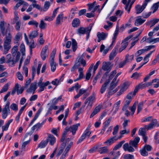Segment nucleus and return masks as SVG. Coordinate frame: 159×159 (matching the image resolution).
Returning a JSON list of instances; mask_svg holds the SVG:
<instances>
[{
  "label": "nucleus",
  "mask_w": 159,
  "mask_h": 159,
  "mask_svg": "<svg viewBox=\"0 0 159 159\" xmlns=\"http://www.w3.org/2000/svg\"><path fill=\"white\" fill-rule=\"evenodd\" d=\"M112 67V65L110 62H106L104 61L103 62L102 68L103 70L106 71L107 72L104 75L102 78H103L105 76H107L108 74L111 71Z\"/></svg>",
  "instance_id": "nucleus-1"
},
{
  "label": "nucleus",
  "mask_w": 159,
  "mask_h": 159,
  "mask_svg": "<svg viewBox=\"0 0 159 159\" xmlns=\"http://www.w3.org/2000/svg\"><path fill=\"white\" fill-rule=\"evenodd\" d=\"M20 56V53L19 52H18L16 53V60H14V57L11 59L9 60H7L6 63L8 64L9 66H15L16 62H17L19 60Z\"/></svg>",
  "instance_id": "nucleus-2"
},
{
  "label": "nucleus",
  "mask_w": 159,
  "mask_h": 159,
  "mask_svg": "<svg viewBox=\"0 0 159 159\" xmlns=\"http://www.w3.org/2000/svg\"><path fill=\"white\" fill-rule=\"evenodd\" d=\"M10 104V102H7L4 107L3 108L2 111V116L3 119H6L8 115L10 113L11 111L9 108Z\"/></svg>",
  "instance_id": "nucleus-3"
},
{
  "label": "nucleus",
  "mask_w": 159,
  "mask_h": 159,
  "mask_svg": "<svg viewBox=\"0 0 159 159\" xmlns=\"http://www.w3.org/2000/svg\"><path fill=\"white\" fill-rule=\"evenodd\" d=\"M156 126H159V124L158 123L157 120L154 119L152 120L151 122L148 125H145L143 127H141L139 129H153Z\"/></svg>",
  "instance_id": "nucleus-4"
},
{
  "label": "nucleus",
  "mask_w": 159,
  "mask_h": 159,
  "mask_svg": "<svg viewBox=\"0 0 159 159\" xmlns=\"http://www.w3.org/2000/svg\"><path fill=\"white\" fill-rule=\"evenodd\" d=\"M95 99V93L93 92L92 94L84 102L85 104L89 103L88 106H90L91 107L92 106L93 101Z\"/></svg>",
  "instance_id": "nucleus-5"
},
{
  "label": "nucleus",
  "mask_w": 159,
  "mask_h": 159,
  "mask_svg": "<svg viewBox=\"0 0 159 159\" xmlns=\"http://www.w3.org/2000/svg\"><path fill=\"white\" fill-rule=\"evenodd\" d=\"M37 82H34L31 84L30 87L27 90L26 92L28 93L34 94L37 88Z\"/></svg>",
  "instance_id": "nucleus-6"
},
{
  "label": "nucleus",
  "mask_w": 159,
  "mask_h": 159,
  "mask_svg": "<svg viewBox=\"0 0 159 159\" xmlns=\"http://www.w3.org/2000/svg\"><path fill=\"white\" fill-rule=\"evenodd\" d=\"M11 42L4 41L3 43L4 48V50L3 52V54H6L7 53L8 51L11 48V46L10 45Z\"/></svg>",
  "instance_id": "nucleus-7"
},
{
  "label": "nucleus",
  "mask_w": 159,
  "mask_h": 159,
  "mask_svg": "<svg viewBox=\"0 0 159 159\" xmlns=\"http://www.w3.org/2000/svg\"><path fill=\"white\" fill-rule=\"evenodd\" d=\"M122 135H121L118 138H116V136L113 137L105 141L104 143L106 144L107 145H110L117 140L118 139H120L122 137Z\"/></svg>",
  "instance_id": "nucleus-8"
},
{
  "label": "nucleus",
  "mask_w": 159,
  "mask_h": 159,
  "mask_svg": "<svg viewBox=\"0 0 159 159\" xmlns=\"http://www.w3.org/2000/svg\"><path fill=\"white\" fill-rule=\"evenodd\" d=\"M119 47V45H116L112 51L111 52L109 56L110 60L111 61L113 60L114 57L116 56L117 54L116 52L118 51Z\"/></svg>",
  "instance_id": "nucleus-9"
},
{
  "label": "nucleus",
  "mask_w": 159,
  "mask_h": 159,
  "mask_svg": "<svg viewBox=\"0 0 159 159\" xmlns=\"http://www.w3.org/2000/svg\"><path fill=\"white\" fill-rule=\"evenodd\" d=\"M139 140L140 138L139 137H136L134 140H130L129 141V144L130 145L133 146L135 148H137Z\"/></svg>",
  "instance_id": "nucleus-10"
},
{
  "label": "nucleus",
  "mask_w": 159,
  "mask_h": 159,
  "mask_svg": "<svg viewBox=\"0 0 159 159\" xmlns=\"http://www.w3.org/2000/svg\"><path fill=\"white\" fill-rule=\"evenodd\" d=\"M146 87L145 83L143 84L142 82L139 84L138 85L136 86L133 92V96H135L136 95V93H137L140 89H142Z\"/></svg>",
  "instance_id": "nucleus-11"
},
{
  "label": "nucleus",
  "mask_w": 159,
  "mask_h": 159,
  "mask_svg": "<svg viewBox=\"0 0 159 159\" xmlns=\"http://www.w3.org/2000/svg\"><path fill=\"white\" fill-rule=\"evenodd\" d=\"M107 36V34L103 32L102 33L98 32L97 34V36L98 38V42H100L101 40L105 39Z\"/></svg>",
  "instance_id": "nucleus-12"
},
{
  "label": "nucleus",
  "mask_w": 159,
  "mask_h": 159,
  "mask_svg": "<svg viewBox=\"0 0 159 159\" xmlns=\"http://www.w3.org/2000/svg\"><path fill=\"white\" fill-rule=\"evenodd\" d=\"M145 5V4H143L142 6L139 5H137L135 7L136 13V14H139L142 12L145 8L146 7Z\"/></svg>",
  "instance_id": "nucleus-13"
},
{
  "label": "nucleus",
  "mask_w": 159,
  "mask_h": 159,
  "mask_svg": "<svg viewBox=\"0 0 159 159\" xmlns=\"http://www.w3.org/2000/svg\"><path fill=\"white\" fill-rule=\"evenodd\" d=\"M129 54H127L126 55L125 60L121 62L119 64V68H121L123 67L127 62H130V61L129 59Z\"/></svg>",
  "instance_id": "nucleus-14"
},
{
  "label": "nucleus",
  "mask_w": 159,
  "mask_h": 159,
  "mask_svg": "<svg viewBox=\"0 0 159 159\" xmlns=\"http://www.w3.org/2000/svg\"><path fill=\"white\" fill-rule=\"evenodd\" d=\"M84 54V53H83L79 58H78V57L75 61L76 62H78V64H79V63L80 62L83 65V66L84 67L86 65V61L83 59V58Z\"/></svg>",
  "instance_id": "nucleus-15"
},
{
  "label": "nucleus",
  "mask_w": 159,
  "mask_h": 159,
  "mask_svg": "<svg viewBox=\"0 0 159 159\" xmlns=\"http://www.w3.org/2000/svg\"><path fill=\"white\" fill-rule=\"evenodd\" d=\"M146 20L142 19V17L141 16H138L137 17V19L136 20L134 25L136 26L141 25Z\"/></svg>",
  "instance_id": "nucleus-16"
},
{
  "label": "nucleus",
  "mask_w": 159,
  "mask_h": 159,
  "mask_svg": "<svg viewBox=\"0 0 159 159\" xmlns=\"http://www.w3.org/2000/svg\"><path fill=\"white\" fill-rule=\"evenodd\" d=\"M5 38V41L11 42V35L10 33V29H6Z\"/></svg>",
  "instance_id": "nucleus-17"
},
{
  "label": "nucleus",
  "mask_w": 159,
  "mask_h": 159,
  "mask_svg": "<svg viewBox=\"0 0 159 159\" xmlns=\"http://www.w3.org/2000/svg\"><path fill=\"white\" fill-rule=\"evenodd\" d=\"M87 31L88 27L87 28L81 27L78 29L77 33L80 35H81V34H84L87 32Z\"/></svg>",
  "instance_id": "nucleus-18"
},
{
  "label": "nucleus",
  "mask_w": 159,
  "mask_h": 159,
  "mask_svg": "<svg viewBox=\"0 0 159 159\" xmlns=\"http://www.w3.org/2000/svg\"><path fill=\"white\" fill-rule=\"evenodd\" d=\"M43 108H40L37 111L36 114H35L33 119L31 120V122L30 124V125H31L36 120L37 118L39 116V114L41 112Z\"/></svg>",
  "instance_id": "nucleus-19"
},
{
  "label": "nucleus",
  "mask_w": 159,
  "mask_h": 159,
  "mask_svg": "<svg viewBox=\"0 0 159 159\" xmlns=\"http://www.w3.org/2000/svg\"><path fill=\"white\" fill-rule=\"evenodd\" d=\"M80 21L78 18L74 19L72 21V25L74 28L78 27L80 25Z\"/></svg>",
  "instance_id": "nucleus-20"
},
{
  "label": "nucleus",
  "mask_w": 159,
  "mask_h": 159,
  "mask_svg": "<svg viewBox=\"0 0 159 159\" xmlns=\"http://www.w3.org/2000/svg\"><path fill=\"white\" fill-rule=\"evenodd\" d=\"M63 18V14L62 13L59 14L56 18V24L59 25L61 24V22L62 21Z\"/></svg>",
  "instance_id": "nucleus-21"
},
{
  "label": "nucleus",
  "mask_w": 159,
  "mask_h": 159,
  "mask_svg": "<svg viewBox=\"0 0 159 159\" xmlns=\"http://www.w3.org/2000/svg\"><path fill=\"white\" fill-rule=\"evenodd\" d=\"M70 130H65L63 131L60 140L61 142H63L64 141L66 135H69L70 134L69 133L70 132Z\"/></svg>",
  "instance_id": "nucleus-22"
},
{
  "label": "nucleus",
  "mask_w": 159,
  "mask_h": 159,
  "mask_svg": "<svg viewBox=\"0 0 159 159\" xmlns=\"http://www.w3.org/2000/svg\"><path fill=\"white\" fill-rule=\"evenodd\" d=\"M49 140L47 139L44 141H42L38 145V148H43L45 147L48 144Z\"/></svg>",
  "instance_id": "nucleus-23"
},
{
  "label": "nucleus",
  "mask_w": 159,
  "mask_h": 159,
  "mask_svg": "<svg viewBox=\"0 0 159 159\" xmlns=\"http://www.w3.org/2000/svg\"><path fill=\"white\" fill-rule=\"evenodd\" d=\"M50 84V82L49 81H47L44 84H42L40 85V86H38L39 87V92H41L43 91L45 87L49 85Z\"/></svg>",
  "instance_id": "nucleus-24"
},
{
  "label": "nucleus",
  "mask_w": 159,
  "mask_h": 159,
  "mask_svg": "<svg viewBox=\"0 0 159 159\" xmlns=\"http://www.w3.org/2000/svg\"><path fill=\"white\" fill-rule=\"evenodd\" d=\"M38 35V32L37 31L34 30L31 32L29 35L30 39H32L37 37Z\"/></svg>",
  "instance_id": "nucleus-25"
},
{
  "label": "nucleus",
  "mask_w": 159,
  "mask_h": 159,
  "mask_svg": "<svg viewBox=\"0 0 159 159\" xmlns=\"http://www.w3.org/2000/svg\"><path fill=\"white\" fill-rule=\"evenodd\" d=\"M48 137L49 139V141L50 144L51 145H53L56 141L55 137L52 134H48Z\"/></svg>",
  "instance_id": "nucleus-26"
},
{
  "label": "nucleus",
  "mask_w": 159,
  "mask_h": 159,
  "mask_svg": "<svg viewBox=\"0 0 159 159\" xmlns=\"http://www.w3.org/2000/svg\"><path fill=\"white\" fill-rule=\"evenodd\" d=\"M50 65L51 66V70L52 71L54 72L56 68V63L54 62V60H50Z\"/></svg>",
  "instance_id": "nucleus-27"
},
{
  "label": "nucleus",
  "mask_w": 159,
  "mask_h": 159,
  "mask_svg": "<svg viewBox=\"0 0 159 159\" xmlns=\"http://www.w3.org/2000/svg\"><path fill=\"white\" fill-rule=\"evenodd\" d=\"M119 81V79L117 80L116 82L112 81L110 84L109 87L110 89H111V90H113L118 85Z\"/></svg>",
  "instance_id": "nucleus-28"
},
{
  "label": "nucleus",
  "mask_w": 159,
  "mask_h": 159,
  "mask_svg": "<svg viewBox=\"0 0 159 159\" xmlns=\"http://www.w3.org/2000/svg\"><path fill=\"white\" fill-rule=\"evenodd\" d=\"M93 24L92 23L90 24L89 26L88 27V31L86 33L87 34L86 36V40H88L89 38L90 33L92 29V27L93 25Z\"/></svg>",
  "instance_id": "nucleus-29"
},
{
  "label": "nucleus",
  "mask_w": 159,
  "mask_h": 159,
  "mask_svg": "<svg viewBox=\"0 0 159 159\" xmlns=\"http://www.w3.org/2000/svg\"><path fill=\"white\" fill-rule=\"evenodd\" d=\"M50 6V3L49 1H46L42 9L43 11H46L49 8Z\"/></svg>",
  "instance_id": "nucleus-30"
},
{
  "label": "nucleus",
  "mask_w": 159,
  "mask_h": 159,
  "mask_svg": "<svg viewBox=\"0 0 159 159\" xmlns=\"http://www.w3.org/2000/svg\"><path fill=\"white\" fill-rule=\"evenodd\" d=\"M47 25L43 20H41L40 21V23L39 25V28L42 30L45 29L47 27Z\"/></svg>",
  "instance_id": "nucleus-31"
},
{
  "label": "nucleus",
  "mask_w": 159,
  "mask_h": 159,
  "mask_svg": "<svg viewBox=\"0 0 159 159\" xmlns=\"http://www.w3.org/2000/svg\"><path fill=\"white\" fill-rule=\"evenodd\" d=\"M72 46L73 51L74 52H75L77 48V43L75 40L73 39H72Z\"/></svg>",
  "instance_id": "nucleus-32"
},
{
  "label": "nucleus",
  "mask_w": 159,
  "mask_h": 159,
  "mask_svg": "<svg viewBox=\"0 0 159 159\" xmlns=\"http://www.w3.org/2000/svg\"><path fill=\"white\" fill-rule=\"evenodd\" d=\"M108 151V149L107 147L104 146L102 148H100L98 151L100 152V154L105 153L107 152Z\"/></svg>",
  "instance_id": "nucleus-33"
},
{
  "label": "nucleus",
  "mask_w": 159,
  "mask_h": 159,
  "mask_svg": "<svg viewBox=\"0 0 159 159\" xmlns=\"http://www.w3.org/2000/svg\"><path fill=\"white\" fill-rule=\"evenodd\" d=\"M112 119V117H110L103 124V128L105 129L107 128L109 125L110 122Z\"/></svg>",
  "instance_id": "nucleus-34"
},
{
  "label": "nucleus",
  "mask_w": 159,
  "mask_h": 159,
  "mask_svg": "<svg viewBox=\"0 0 159 159\" xmlns=\"http://www.w3.org/2000/svg\"><path fill=\"white\" fill-rule=\"evenodd\" d=\"M20 51L22 56H24L25 55V47L23 43H21L20 45Z\"/></svg>",
  "instance_id": "nucleus-35"
},
{
  "label": "nucleus",
  "mask_w": 159,
  "mask_h": 159,
  "mask_svg": "<svg viewBox=\"0 0 159 159\" xmlns=\"http://www.w3.org/2000/svg\"><path fill=\"white\" fill-rule=\"evenodd\" d=\"M18 50V46L17 45L14 46L11 50V53L14 57H15L16 52Z\"/></svg>",
  "instance_id": "nucleus-36"
},
{
  "label": "nucleus",
  "mask_w": 159,
  "mask_h": 159,
  "mask_svg": "<svg viewBox=\"0 0 159 159\" xmlns=\"http://www.w3.org/2000/svg\"><path fill=\"white\" fill-rule=\"evenodd\" d=\"M131 84V82L129 81H125L123 84L122 88L125 91L129 87Z\"/></svg>",
  "instance_id": "nucleus-37"
},
{
  "label": "nucleus",
  "mask_w": 159,
  "mask_h": 159,
  "mask_svg": "<svg viewBox=\"0 0 159 159\" xmlns=\"http://www.w3.org/2000/svg\"><path fill=\"white\" fill-rule=\"evenodd\" d=\"M46 119L44 121H43L41 124H40V123H37L34 126L32 127V129H38L40 128V127L46 121Z\"/></svg>",
  "instance_id": "nucleus-38"
},
{
  "label": "nucleus",
  "mask_w": 159,
  "mask_h": 159,
  "mask_svg": "<svg viewBox=\"0 0 159 159\" xmlns=\"http://www.w3.org/2000/svg\"><path fill=\"white\" fill-rule=\"evenodd\" d=\"M125 142L124 140L120 142L118 144L116 145L114 148V150H116L120 148L122 144Z\"/></svg>",
  "instance_id": "nucleus-39"
},
{
  "label": "nucleus",
  "mask_w": 159,
  "mask_h": 159,
  "mask_svg": "<svg viewBox=\"0 0 159 159\" xmlns=\"http://www.w3.org/2000/svg\"><path fill=\"white\" fill-rule=\"evenodd\" d=\"M141 75V73H139L137 72L134 73L131 76V78L134 79H138Z\"/></svg>",
  "instance_id": "nucleus-40"
},
{
  "label": "nucleus",
  "mask_w": 159,
  "mask_h": 159,
  "mask_svg": "<svg viewBox=\"0 0 159 159\" xmlns=\"http://www.w3.org/2000/svg\"><path fill=\"white\" fill-rule=\"evenodd\" d=\"M30 43H31V44L30 45V55L32 54V52L33 48H34L36 46V44H35L33 40L31 41Z\"/></svg>",
  "instance_id": "nucleus-41"
},
{
  "label": "nucleus",
  "mask_w": 159,
  "mask_h": 159,
  "mask_svg": "<svg viewBox=\"0 0 159 159\" xmlns=\"http://www.w3.org/2000/svg\"><path fill=\"white\" fill-rule=\"evenodd\" d=\"M91 134V132L90 131H89L87 130H86L84 131L82 136H84V138H85L86 137L89 138V137Z\"/></svg>",
  "instance_id": "nucleus-42"
},
{
  "label": "nucleus",
  "mask_w": 159,
  "mask_h": 159,
  "mask_svg": "<svg viewBox=\"0 0 159 159\" xmlns=\"http://www.w3.org/2000/svg\"><path fill=\"white\" fill-rule=\"evenodd\" d=\"M21 22L20 20L16 21V23L15 29L18 31L20 30Z\"/></svg>",
  "instance_id": "nucleus-43"
},
{
  "label": "nucleus",
  "mask_w": 159,
  "mask_h": 159,
  "mask_svg": "<svg viewBox=\"0 0 159 159\" xmlns=\"http://www.w3.org/2000/svg\"><path fill=\"white\" fill-rule=\"evenodd\" d=\"M155 51V50H154L152 51H151L147 55H146L145 57H144L143 60L146 63H147L149 60V58L150 57V56L152 54V53L153 52Z\"/></svg>",
  "instance_id": "nucleus-44"
},
{
  "label": "nucleus",
  "mask_w": 159,
  "mask_h": 159,
  "mask_svg": "<svg viewBox=\"0 0 159 159\" xmlns=\"http://www.w3.org/2000/svg\"><path fill=\"white\" fill-rule=\"evenodd\" d=\"M115 151V150H114L113 149V151L110 153V154L111 155H113L114 156H117L118 157L120 154V151H118L117 152H116Z\"/></svg>",
  "instance_id": "nucleus-45"
},
{
  "label": "nucleus",
  "mask_w": 159,
  "mask_h": 159,
  "mask_svg": "<svg viewBox=\"0 0 159 159\" xmlns=\"http://www.w3.org/2000/svg\"><path fill=\"white\" fill-rule=\"evenodd\" d=\"M144 103V102H141L139 104L138 106V114L142 110Z\"/></svg>",
  "instance_id": "nucleus-46"
},
{
  "label": "nucleus",
  "mask_w": 159,
  "mask_h": 159,
  "mask_svg": "<svg viewBox=\"0 0 159 159\" xmlns=\"http://www.w3.org/2000/svg\"><path fill=\"white\" fill-rule=\"evenodd\" d=\"M141 155L143 156H146L148 155V153L146 151V149L143 147V148L140 151Z\"/></svg>",
  "instance_id": "nucleus-47"
},
{
  "label": "nucleus",
  "mask_w": 159,
  "mask_h": 159,
  "mask_svg": "<svg viewBox=\"0 0 159 159\" xmlns=\"http://www.w3.org/2000/svg\"><path fill=\"white\" fill-rule=\"evenodd\" d=\"M57 50L56 48L53 49L51 54L50 60H54L55 55L56 52Z\"/></svg>",
  "instance_id": "nucleus-48"
},
{
  "label": "nucleus",
  "mask_w": 159,
  "mask_h": 159,
  "mask_svg": "<svg viewBox=\"0 0 159 159\" xmlns=\"http://www.w3.org/2000/svg\"><path fill=\"white\" fill-rule=\"evenodd\" d=\"M13 120V119H11L9 120L6 125L4 126H3L2 127V129H7L8 128V127L9 126L10 124L12 122Z\"/></svg>",
  "instance_id": "nucleus-49"
},
{
  "label": "nucleus",
  "mask_w": 159,
  "mask_h": 159,
  "mask_svg": "<svg viewBox=\"0 0 159 159\" xmlns=\"http://www.w3.org/2000/svg\"><path fill=\"white\" fill-rule=\"evenodd\" d=\"M10 107L11 109L15 111H17L18 110L17 105L15 103H12Z\"/></svg>",
  "instance_id": "nucleus-50"
},
{
  "label": "nucleus",
  "mask_w": 159,
  "mask_h": 159,
  "mask_svg": "<svg viewBox=\"0 0 159 159\" xmlns=\"http://www.w3.org/2000/svg\"><path fill=\"white\" fill-rule=\"evenodd\" d=\"M8 88V83L6 84L3 87L2 90L0 91V93H2L7 91Z\"/></svg>",
  "instance_id": "nucleus-51"
},
{
  "label": "nucleus",
  "mask_w": 159,
  "mask_h": 159,
  "mask_svg": "<svg viewBox=\"0 0 159 159\" xmlns=\"http://www.w3.org/2000/svg\"><path fill=\"white\" fill-rule=\"evenodd\" d=\"M28 24L29 25H34L36 27H37L38 25V23L35 20H30L28 23Z\"/></svg>",
  "instance_id": "nucleus-52"
},
{
  "label": "nucleus",
  "mask_w": 159,
  "mask_h": 159,
  "mask_svg": "<svg viewBox=\"0 0 159 159\" xmlns=\"http://www.w3.org/2000/svg\"><path fill=\"white\" fill-rule=\"evenodd\" d=\"M146 50L145 49H142L139 50L135 53V56H139L141 54L145 52H146Z\"/></svg>",
  "instance_id": "nucleus-53"
},
{
  "label": "nucleus",
  "mask_w": 159,
  "mask_h": 159,
  "mask_svg": "<svg viewBox=\"0 0 159 159\" xmlns=\"http://www.w3.org/2000/svg\"><path fill=\"white\" fill-rule=\"evenodd\" d=\"M137 104L135 102L132 107L130 108V109L132 112L131 115L133 116L134 113L135 111L136 107Z\"/></svg>",
  "instance_id": "nucleus-54"
},
{
  "label": "nucleus",
  "mask_w": 159,
  "mask_h": 159,
  "mask_svg": "<svg viewBox=\"0 0 159 159\" xmlns=\"http://www.w3.org/2000/svg\"><path fill=\"white\" fill-rule=\"evenodd\" d=\"M139 134L142 136V137L146 135L147 134L146 130H139Z\"/></svg>",
  "instance_id": "nucleus-55"
},
{
  "label": "nucleus",
  "mask_w": 159,
  "mask_h": 159,
  "mask_svg": "<svg viewBox=\"0 0 159 159\" xmlns=\"http://www.w3.org/2000/svg\"><path fill=\"white\" fill-rule=\"evenodd\" d=\"M123 158L125 159H134V157L133 155L127 154L124 156Z\"/></svg>",
  "instance_id": "nucleus-56"
},
{
  "label": "nucleus",
  "mask_w": 159,
  "mask_h": 159,
  "mask_svg": "<svg viewBox=\"0 0 159 159\" xmlns=\"http://www.w3.org/2000/svg\"><path fill=\"white\" fill-rule=\"evenodd\" d=\"M49 52H47V53H44V52H41V57L42 59L44 61L46 57L48 56Z\"/></svg>",
  "instance_id": "nucleus-57"
},
{
  "label": "nucleus",
  "mask_w": 159,
  "mask_h": 159,
  "mask_svg": "<svg viewBox=\"0 0 159 159\" xmlns=\"http://www.w3.org/2000/svg\"><path fill=\"white\" fill-rule=\"evenodd\" d=\"M158 6L156 3L154 4L151 8V9H153L152 13H155L158 9Z\"/></svg>",
  "instance_id": "nucleus-58"
},
{
  "label": "nucleus",
  "mask_w": 159,
  "mask_h": 159,
  "mask_svg": "<svg viewBox=\"0 0 159 159\" xmlns=\"http://www.w3.org/2000/svg\"><path fill=\"white\" fill-rule=\"evenodd\" d=\"M98 146H94L89 150V152L90 153H92L96 151L98 149Z\"/></svg>",
  "instance_id": "nucleus-59"
},
{
  "label": "nucleus",
  "mask_w": 159,
  "mask_h": 159,
  "mask_svg": "<svg viewBox=\"0 0 159 159\" xmlns=\"http://www.w3.org/2000/svg\"><path fill=\"white\" fill-rule=\"evenodd\" d=\"M107 85L106 84H105L104 83L102 85L101 88L100 89V93H101L102 94L107 89Z\"/></svg>",
  "instance_id": "nucleus-60"
},
{
  "label": "nucleus",
  "mask_w": 159,
  "mask_h": 159,
  "mask_svg": "<svg viewBox=\"0 0 159 159\" xmlns=\"http://www.w3.org/2000/svg\"><path fill=\"white\" fill-rule=\"evenodd\" d=\"M152 14L151 12H149L148 13L143 12L142 14V17L144 18H147L148 17Z\"/></svg>",
  "instance_id": "nucleus-61"
},
{
  "label": "nucleus",
  "mask_w": 159,
  "mask_h": 159,
  "mask_svg": "<svg viewBox=\"0 0 159 159\" xmlns=\"http://www.w3.org/2000/svg\"><path fill=\"white\" fill-rule=\"evenodd\" d=\"M80 126V124L78 123L70 126L69 129H67L66 128L65 129H77L78 126Z\"/></svg>",
  "instance_id": "nucleus-62"
},
{
  "label": "nucleus",
  "mask_w": 159,
  "mask_h": 159,
  "mask_svg": "<svg viewBox=\"0 0 159 159\" xmlns=\"http://www.w3.org/2000/svg\"><path fill=\"white\" fill-rule=\"evenodd\" d=\"M73 144V142H71L69 144L68 146L66 147L65 150V152H66V154L69 152L71 147L72 146Z\"/></svg>",
  "instance_id": "nucleus-63"
},
{
  "label": "nucleus",
  "mask_w": 159,
  "mask_h": 159,
  "mask_svg": "<svg viewBox=\"0 0 159 159\" xmlns=\"http://www.w3.org/2000/svg\"><path fill=\"white\" fill-rule=\"evenodd\" d=\"M22 35V34L20 32H18L16 35L15 37V40L16 41H20V37Z\"/></svg>",
  "instance_id": "nucleus-64"
}]
</instances>
